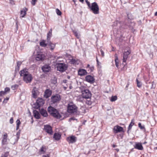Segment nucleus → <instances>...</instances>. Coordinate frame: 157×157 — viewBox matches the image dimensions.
<instances>
[{
    "mask_svg": "<svg viewBox=\"0 0 157 157\" xmlns=\"http://www.w3.org/2000/svg\"><path fill=\"white\" fill-rule=\"evenodd\" d=\"M19 74L21 76H23V81L26 83L31 82L33 77L32 75L29 73L27 69H24L20 71Z\"/></svg>",
    "mask_w": 157,
    "mask_h": 157,
    "instance_id": "obj_1",
    "label": "nucleus"
},
{
    "mask_svg": "<svg viewBox=\"0 0 157 157\" xmlns=\"http://www.w3.org/2000/svg\"><path fill=\"white\" fill-rule=\"evenodd\" d=\"M48 112L52 116L57 119H60L61 115L58 112V111L55 108L49 106L48 108Z\"/></svg>",
    "mask_w": 157,
    "mask_h": 157,
    "instance_id": "obj_2",
    "label": "nucleus"
},
{
    "mask_svg": "<svg viewBox=\"0 0 157 157\" xmlns=\"http://www.w3.org/2000/svg\"><path fill=\"white\" fill-rule=\"evenodd\" d=\"M67 111L69 113H76L77 111V107L73 103H70L68 105Z\"/></svg>",
    "mask_w": 157,
    "mask_h": 157,
    "instance_id": "obj_3",
    "label": "nucleus"
},
{
    "mask_svg": "<svg viewBox=\"0 0 157 157\" xmlns=\"http://www.w3.org/2000/svg\"><path fill=\"white\" fill-rule=\"evenodd\" d=\"M57 70L61 72L65 71L67 69V64L63 63H59L57 64Z\"/></svg>",
    "mask_w": 157,
    "mask_h": 157,
    "instance_id": "obj_4",
    "label": "nucleus"
},
{
    "mask_svg": "<svg viewBox=\"0 0 157 157\" xmlns=\"http://www.w3.org/2000/svg\"><path fill=\"white\" fill-rule=\"evenodd\" d=\"M82 96L84 98L89 99L91 98L92 94L90 91L87 89L82 90Z\"/></svg>",
    "mask_w": 157,
    "mask_h": 157,
    "instance_id": "obj_5",
    "label": "nucleus"
},
{
    "mask_svg": "<svg viewBox=\"0 0 157 157\" xmlns=\"http://www.w3.org/2000/svg\"><path fill=\"white\" fill-rule=\"evenodd\" d=\"M89 8L94 14H98L99 13V6L96 2L92 3Z\"/></svg>",
    "mask_w": 157,
    "mask_h": 157,
    "instance_id": "obj_6",
    "label": "nucleus"
},
{
    "mask_svg": "<svg viewBox=\"0 0 157 157\" xmlns=\"http://www.w3.org/2000/svg\"><path fill=\"white\" fill-rule=\"evenodd\" d=\"M61 99L60 95L58 94L52 95L51 98V102L52 104H55L59 103Z\"/></svg>",
    "mask_w": 157,
    "mask_h": 157,
    "instance_id": "obj_7",
    "label": "nucleus"
},
{
    "mask_svg": "<svg viewBox=\"0 0 157 157\" xmlns=\"http://www.w3.org/2000/svg\"><path fill=\"white\" fill-rule=\"evenodd\" d=\"M44 104V101L41 98H38L36 100V103L34 104V107L38 109L40 106L43 105Z\"/></svg>",
    "mask_w": 157,
    "mask_h": 157,
    "instance_id": "obj_8",
    "label": "nucleus"
},
{
    "mask_svg": "<svg viewBox=\"0 0 157 157\" xmlns=\"http://www.w3.org/2000/svg\"><path fill=\"white\" fill-rule=\"evenodd\" d=\"M44 129L45 131L48 134L51 135L53 134L52 128L48 124L45 125L44 126Z\"/></svg>",
    "mask_w": 157,
    "mask_h": 157,
    "instance_id": "obj_9",
    "label": "nucleus"
},
{
    "mask_svg": "<svg viewBox=\"0 0 157 157\" xmlns=\"http://www.w3.org/2000/svg\"><path fill=\"white\" fill-rule=\"evenodd\" d=\"M41 69L45 74H47L50 71L51 67L48 64H45L42 67Z\"/></svg>",
    "mask_w": 157,
    "mask_h": 157,
    "instance_id": "obj_10",
    "label": "nucleus"
},
{
    "mask_svg": "<svg viewBox=\"0 0 157 157\" xmlns=\"http://www.w3.org/2000/svg\"><path fill=\"white\" fill-rule=\"evenodd\" d=\"M8 135L7 133H5L2 137V145H6L8 143V141L9 140V139L7 138Z\"/></svg>",
    "mask_w": 157,
    "mask_h": 157,
    "instance_id": "obj_11",
    "label": "nucleus"
},
{
    "mask_svg": "<svg viewBox=\"0 0 157 157\" xmlns=\"http://www.w3.org/2000/svg\"><path fill=\"white\" fill-rule=\"evenodd\" d=\"M86 81L90 83H93L95 81V79L93 76L90 75H88L85 77Z\"/></svg>",
    "mask_w": 157,
    "mask_h": 157,
    "instance_id": "obj_12",
    "label": "nucleus"
},
{
    "mask_svg": "<svg viewBox=\"0 0 157 157\" xmlns=\"http://www.w3.org/2000/svg\"><path fill=\"white\" fill-rule=\"evenodd\" d=\"M123 128L118 125L115 126L114 127L113 130L114 132L116 133L118 132H123Z\"/></svg>",
    "mask_w": 157,
    "mask_h": 157,
    "instance_id": "obj_13",
    "label": "nucleus"
},
{
    "mask_svg": "<svg viewBox=\"0 0 157 157\" xmlns=\"http://www.w3.org/2000/svg\"><path fill=\"white\" fill-rule=\"evenodd\" d=\"M67 140L69 143H75L76 141V137L74 136L67 137Z\"/></svg>",
    "mask_w": 157,
    "mask_h": 157,
    "instance_id": "obj_14",
    "label": "nucleus"
},
{
    "mask_svg": "<svg viewBox=\"0 0 157 157\" xmlns=\"http://www.w3.org/2000/svg\"><path fill=\"white\" fill-rule=\"evenodd\" d=\"M44 57L45 56L44 55L40 53L37 54L36 57V59L37 61H42L44 59Z\"/></svg>",
    "mask_w": 157,
    "mask_h": 157,
    "instance_id": "obj_15",
    "label": "nucleus"
},
{
    "mask_svg": "<svg viewBox=\"0 0 157 157\" xmlns=\"http://www.w3.org/2000/svg\"><path fill=\"white\" fill-rule=\"evenodd\" d=\"M52 91L50 89H47L45 90L44 95V97L46 98H48L51 95Z\"/></svg>",
    "mask_w": 157,
    "mask_h": 157,
    "instance_id": "obj_16",
    "label": "nucleus"
},
{
    "mask_svg": "<svg viewBox=\"0 0 157 157\" xmlns=\"http://www.w3.org/2000/svg\"><path fill=\"white\" fill-rule=\"evenodd\" d=\"M135 148L140 150H142L143 149V147L142 144L140 143H136L134 146Z\"/></svg>",
    "mask_w": 157,
    "mask_h": 157,
    "instance_id": "obj_17",
    "label": "nucleus"
},
{
    "mask_svg": "<svg viewBox=\"0 0 157 157\" xmlns=\"http://www.w3.org/2000/svg\"><path fill=\"white\" fill-rule=\"evenodd\" d=\"M32 94L33 97L34 98H36L37 97V95L38 94V91L37 89L34 87L33 88L32 91Z\"/></svg>",
    "mask_w": 157,
    "mask_h": 157,
    "instance_id": "obj_18",
    "label": "nucleus"
},
{
    "mask_svg": "<svg viewBox=\"0 0 157 157\" xmlns=\"http://www.w3.org/2000/svg\"><path fill=\"white\" fill-rule=\"evenodd\" d=\"M130 52L129 51H127L124 52L123 54V62H126L128 55L130 54Z\"/></svg>",
    "mask_w": 157,
    "mask_h": 157,
    "instance_id": "obj_19",
    "label": "nucleus"
},
{
    "mask_svg": "<svg viewBox=\"0 0 157 157\" xmlns=\"http://www.w3.org/2000/svg\"><path fill=\"white\" fill-rule=\"evenodd\" d=\"M78 75L80 76L85 75L87 74L86 71L84 69H80L78 71Z\"/></svg>",
    "mask_w": 157,
    "mask_h": 157,
    "instance_id": "obj_20",
    "label": "nucleus"
},
{
    "mask_svg": "<svg viewBox=\"0 0 157 157\" xmlns=\"http://www.w3.org/2000/svg\"><path fill=\"white\" fill-rule=\"evenodd\" d=\"M40 113L42 116L44 117H47L48 116L47 111L44 109H41L40 110Z\"/></svg>",
    "mask_w": 157,
    "mask_h": 157,
    "instance_id": "obj_21",
    "label": "nucleus"
},
{
    "mask_svg": "<svg viewBox=\"0 0 157 157\" xmlns=\"http://www.w3.org/2000/svg\"><path fill=\"white\" fill-rule=\"evenodd\" d=\"M33 113L34 117L36 119H39L40 118V115L37 111L36 110H34Z\"/></svg>",
    "mask_w": 157,
    "mask_h": 157,
    "instance_id": "obj_22",
    "label": "nucleus"
},
{
    "mask_svg": "<svg viewBox=\"0 0 157 157\" xmlns=\"http://www.w3.org/2000/svg\"><path fill=\"white\" fill-rule=\"evenodd\" d=\"M27 9L26 7L24 8L21 11L20 17H24L26 13V11Z\"/></svg>",
    "mask_w": 157,
    "mask_h": 157,
    "instance_id": "obj_23",
    "label": "nucleus"
},
{
    "mask_svg": "<svg viewBox=\"0 0 157 157\" xmlns=\"http://www.w3.org/2000/svg\"><path fill=\"white\" fill-rule=\"evenodd\" d=\"M134 119H133L132 120L131 122H130V124L129 125V126L128 127V130L127 131V133L129 134V131L132 128V127L134 125Z\"/></svg>",
    "mask_w": 157,
    "mask_h": 157,
    "instance_id": "obj_24",
    "label": "nucleus"
},
{
    "mask_svg": "<svg viewBox=\"0 0 157 157\" xmlns=\"http://www.w3.org/2000/svg\"><path fill=\"white\" fill-rule=\"evenodd\" d=\"M48 44L50 46V48L51 50H54L55 47V44H53L52 43L50 40L49 41H47Z\"/></svg>",
    "mask_w": 157,
    "mask_h": 157,
    "instance_id": "obj_25",
    "label": "nucleus"
},
{
    "mask_svg": "<svg viewBox=\"0 0 157 157\" xmlns=\"http://www.w3.org/2000/svg\"><path fill=\"white\" fill-rule=\"evenodd\" d=\"M61 137V135L58 133H55L53 136V138L57 140H59Z\"/></svg>",
    "mask_w": 157,
    "mask_h": 157,
    "instance_id": "obj_26",
    "label": "nucleus"
},
{
    "mask_svg": "<svg viewBox=\"0 0 157 157\" xmlns=\"http://www.w3.org/2000/svg\"><path fill=\"white\" fill-rule=\"evenodd\" d=\"M52 36V30L51 29L47 34V41H49Z\"/></svg>",
    "mask_w": 157,
    "mask_h": 157,
    "instance_id": "obj_27",
    "label": "nucleus"
},
{
    "mask_svg": "<svg viewBox=\"0 0 157 157\" xmlns=\"http://www.w3.org/2000/svg\"><path fill=\"white\" fill-rule=\"evenodd\" d=\"M47 149L45 146H43L39 150V152L41 154H44L45 153Z\"/></svg>",
    "mask_w": 157,
    "mask_h": 157,
    "instance_id": "obj_28",
    "label": "nucleus"
},
{
    "mask_svg": "<svg viewBox=\"0 0 157 157\" xmlns=\"http://www.w3.org/2000/svg\"><path fill=\"white\" fill-rule=\"evenodd\" d=\"M116 56H115V65L116 66V67L117 68H119V60L118 59V57L117 56V54H116Z\"/></svg>",
    "mask_w": 157,
    "mask_h": 157,
    "instance_id": "obj_29",
    "label": "nucleus"
},
{
    "mask_svg": "<svg viewBox=\"0 0 157 157\" xmlns=\"http://www.w3.org/2000/svg\"><path fill=\"white\" fill-rule=\"evenodd\" d=\"M40 46L42 47H45L47 45V44L45 43V40H43L40 42Z\"/></svg>",
    "mask_w": 157,
    "mask_h": 157,
    "instance_id": "obj_30",
    "label": "nucleus"
},
{
    "mask_svg": "<svg viewBox=\"0 0 157 157\" xmlns=\"http://www.w3.org/2000/svg\"><path fill=\"white\" fill-rule=\"evenodd\" d=\"M73 32L75 34V36L78 39H79L80 37V35L78 34V33L75 30H73Z\"/></svg>",
    "mask_w": 157,
    "mask_h": 157,
    "instance_id": "obj_31",
    "label": "nucleus"
},
{
    "mask_svg": "<svg viewBox=\"0 0 157 157\" xmlns=\"http://www.w3.org/2000/svg\"><path fill=\"white\" fill-rule=\"evenodd\" d=\"M117 99V97L116 96H112L110 99L111 101H114Z\"/></svg>",
    "mask_w": 157,
    "mask_h": 157,
    "instance_id": "obj_32",
    "label": "nucleus"
},
{
    "mask_svg": "<svg viewBox=\"0 0 157 157\" xmlns=\"http://www.w3.org/2000/svg\"><path fill=\"white\" fill-rule=\"evenodd\" d=\"M136 81L137 82V86L139 88L140 87L142 86L141 83L139 81L137 78L136 79Z\"/></svg>",
    "mask_w": 157,
    "mask_h": 157,
    "instance_id": "obj_33",
    "label": "nucleus"
},
{
    "mask_svg": "<svg viewBox=\"0 0 157 157\" xmlns=\"http://www.w3.org/2000/svg\"><path fill=\"white\" fill-rule=\"evenodd\" d=\"M90 98L89 99H87L86 101V104L89 105H90L92 104V101H90Z\"/></svg>",
    "mask_w": 157,
    "mask_h": 157,
    "instance_id": "obj_34",
    "label": "nucleus"
},
{
    "mask_svg": "<svg viewBox=\"0 0 157 157\" xmlns=\"http://www.w3.org/2000/svg\"><path fill=\"white\" fill-rule=\"evenodd\" d=\"M94 69V66H90V67L89 68V69L88 70V71H90V72H92Z\"/></svg>",
    "mask_w": 157,
    "mask_h": 157,
    "instance_id": "obj_35",
    "label": "nucleus"
},
{
    "mask_svg": "<svg viewBox=\"0 0 157 157\" xmlns=\"http://www.w3.org/2000/svg\"><path fill=\"white\" fill-rule=\"evenodd\" d=\"M19 68H20V67H17V66L15 67V75H14V77L16 75V74L19 71Z\"/></svg>",
    "mask_w": 157,
    "mask_h": 157,
    "instance_id": "obj_36",
    "label": "nucleus"
},
{
    "mask_svg": "<svg viewBox=\"0 0 157 157\" xmlns=\"http://www.w3.org/2000/svg\"><path fill=\"white\" fill-rule=\"evenodd\" d=\"M138 126L141 129H144L145 130L144 126H142L141 124L140 123H138Z\"/></svg>",
    "mask_w": 157,
    "mask_h": 157,
    "instance_id": "obj_37",
    "label": "nucleus"
},
{
    "mask_svg": "<svg viewBox=\"0 0 157 157\" xmlns=\"http://www.w3.org/2000/svg\"><path fill=\"white\" fill-rule=\"evenodd\" d=\"M56 12L58 15L60 16L61 15V12L58 9H56Z\"/></svg>",
    "mask_w": 157,
    "mask_h": 157,
    "instance_id": "obj_38",
    "label": "nucleus"
},
{
    "mask_svg": "<svg viewBox=\"0 0 157 157\" xmlns=\"http://www.w3.org/2000/svg\"><path fill=\"white\" fill-rule=\"evenodd\" d=\"M18 86V85L17 84H15L14 85H13L11 86V88L13 89V90H14L16 89L17 88Z\"/></svg>",
    "mask_w": 157,
    "mask_h": 157,
    "instance_id": "obj_39",
    "label": "nucleus"
},
{
    "mask_svg": "<svg viewBox=\"0 0 157 157\" xmlns=\"http://www.w3.org/2000/svg\"><path fill=\"white\" fill-rule=\"evenodd\" d=\"M71 63L72 64H75L76 63V61L74 59H72L70 60Z\"/></svg>",
    "mask_w": 157,
    "mask_h": 157,
    "instance_id": "obj_40",
    "label": "nucleus"
},
{
    "mask_svg": "<svg viewBox=\"0 0 157 157\" xmlns=\"http://www.w3.org/2000/svg\"><path fill=\"white\" fill-rule=\"evenodd\" d=\"M21 133V131L19 130L16 134V136L17 139L18 140L19 138V136Z\"/></svg>",
    "mask_w": 157,
    "mask_h": 157,
    "instance_id": "obj_41",
    "label": "nucleus"
},
{
    "mask_svg": "<svg viewBox=\"0 0 157 157\" xmlns=\"http://www.w3.org/2000/svg\"><path fill=\"white\" fill-rule=\"evenodd\" d=\"M37 2V0H32L31 2V4L33 6H35L36 4V2Z\"/></svg>",
    "mask_w": 157,
    "mask_h": 157,
    "instance_id": "obj_42",
    "label": "nucleus"
},
{
    "mask_svg": "<svg viewBox=\"0 0 157 157\" xmlns=\"http://www.w3.org/2000/svg\"><path fill=\"white\" fill-rule=\"evenodd\" d=\"M10 91V89L8 87H6L5 89L4 92H5V94H6L7 92H9Z\"/></svg>",
    "mask_w": 157,
    "mask_h": 157,
    "instance_id": "obj_43",
    "label": "nucleus"
},
{
    "mask_svg": "<svg viewBox=\"0 0 157 157\" xmlns=\"http://www.w3.org/2000/svg\"><path fill=\"white\" fill-rule=\"evenodd\" d=\"M76 120L77 121V119L75 118L74 117H72L70 118L69 119V121H71Z\"/></svg>",
    "mask_w": 157,
    "mask_h": 157,
    "instance_id": "obj_44",
    "label": "nucleus"
},
{
    "mask_svg": "<svg viewBox=\"0 0 157 157\" xmlns=\"http://www.w3.org/2000/svg\"><path fill=\"white\" fill-rule=\"evenodd\" d=\"M87 4V5L88 6L89 8L90 7L91 5L90 3L88 1V0H85Z\"/></svg>",
    "mask_w": 157,
    "mask_h": 157,
    "instance_id": "obj_45",
    "label": "nucleus"
},
{
    "mask_svg": "<svg viewBox=\"0 0 157 157\" xmlns=\"http://www.w3.org/2000/svg\"><path fill=\"white\" fill-rule=\"evenodd\" d=\"M21 64V62L18 61L17 63V67H20Z\"/></svg>",
    "mask_w": 157,
    "mask_h": 157,
    "instance_id": "obj_46",
    "label": "nucleus"
},
{
    "mask_svg": "<svg viewBox=\"0 0 157 157\" xmlns=\"http://www.w3.org/2000/svg\"><path fill=\"white\" fill-rule=\"evenodd\" d=\"M5 94H6L5 92L4 91H1L0 92V96H2Z\"/></svg>",
    "mask_w": 157,
    "mask_h": 157,
    "instance_id": "obj_47",
    "label": "nucleus"
},
{
    "mask_svg": "<svg viewBox=\"0 0 157 157\" xmlns=\"http://www.w3.org/2000/svg\"><path fill=\"white\" fill-rule=\"evenodd\" d=\"M17 123V125L19 126L20 124H21L20 121L19 120H17L16 121Z\"/></svg>",
    "mask_w": 157,
    "mask_h": 157,
    "instance_id": "obj_48",
    "label": "nucleus"
},
{
    "mask_svg": "<svg viewBox=\"0 0 157 157\" xmlns=\"http://www.w3.org/2000/svg\"><path fill=\"white\" fill-rule=\"evenodd\" d=\"M8 156V153H6L4 154H2L1 157H7Z\"/></svg>",
    "mask_w": 157,
    "mask_h": 157,
    "instance_id": "obj_49",
    "label": "nucleus"
},
{
    "mask_svg": "<svg viewBox=\"0 0 157 157\" xmlns=\"http://www.w3.org/2000/svg\"><path fill=\"white\" fill-rule=\"evenodd\" d=\"M154 84V82H151V89L155 88V87L153 85Z\"/></svg>",
    "mask_w": 157,
    "mask_h": 157,
    "instance_id": "obj_50",
    "label": "nucleus"
},
{
    "mask_svg": "<svg viewBox=\"0 0 157 157\" xmlns=\"http://www.w3.org/2000/svg\"><path fill=\"white\" fill-rule=\"evenodd\" d=\"M96 61H97V64H98V65H99V64H101V63L99 62L97 56L96 57Z\"/></svg>",
    "mask_w": 157,
    "mask_h": 157,
    "instance_id": "obj_51",
    "label": "nucleus"
},
{
    "mask_svg": "<svg viewBox=\"0 0 157 157\" xmlns=\"http://www.w3.org/2000/svg\"><path fill=\"white\" fill-rule=\"evenodd\" d=\"M101 55L103 57L104 56V55H104V52L103 51H102L101 50Z\"/></svg>",
    "mask_w": 157,
    "mask_h": 157,
    "instance_id": "obj_52",
    "label": "nucleus"
},
{
    "mask_svg": "<svg viewBox=\"0 0 157 157\" xmlns=\"http://www.w3.org/2000/svg\"><path fill=\"white\" fill-rule=\"evenodd\" d=\"M13 118H11L10 120V122L11 124H12L13 123Z\"/></svg>",
    "mask_w": 157,
    "mask_h": 157,
    "instance_id": "obj_53",
    "label": "nucleus"
},
{
    "mask_svg": "<svg viewBox=\"0 0 157 157\" xmlns=\"http://www.w3.org/2000/svg\"><path fill=\"white\" fill-rule=\"evenodd\" d=\"M129 25L128 24H125V26L123 27L124 29H127V27Z\"/></svg>",
    "mask_w": 157,
    "mask_h": 157,
    "instance_id": "obj_54",
    "label": "nucleus"
},
{
    "mask_svg": "<svg viewBox=\"0 0 157 157\" xmlns=\"http://www.w3.org/2000/svg\"><path fill=\"white\" fill-rule=\"evenodd\" d=\"M43 157H50L49 155L47 154V155H43Z\"/></svg>",
    "mask_w": 157,
    "mask_h": 157,
    "instance_id": "obj_55",
    "label": "nucleus"
},
{
    "mask_svg": "<svg viewBox=\"0 0 157 157\" xmlns=\"http://www.w3.org/2000/svg\"><path fill=\"white\" fill-rule=\"evenodd\" d=\"M9 99V98H5L4 100V102L5 101L6 102H7V101H8Z\"/></svg>",
    "mask_w": 157,
    "mask_h": 157,
    "instance_id": "obj_56",
    "label": "nucleus"
},
{
    "mask_svg": "<svg viewBox=\"0 0 157 157\" xmlns=\"http://www.w3.org/2000/svg\"><path fill=\"white\" fill-rule=\"evenodd\" d=\"M67 80H63V82L64 83H66L67 82Z\"/></svg>",
    "mask_w": 157,
    "mask_h": 157,
    "instance_id": "obj_57",
    "label": "nucleus"
},
{
    "mask_svg": "<svg viewBox=\"0 0 157 157\" xmlns=\"http://www.w3.org/2000/svg\"><path fill=\"white\" fill-rule=\"evenodd\" d=\"M19 126H18L16 125V130H17L19 128Z\"/></svg>",
    "mask_w": 157,
    "mask_h": 157,
    "instance_id": "obj_58",
    "label": "nucleus"
},
{
    "mask_svg": "<svg viewBox=\"0 0 157 157\" xmlns=\"http://www.w3.org/2000/svg\"><path fill=\"white\" fill-rule=\"evenodd\" d=\"M90 67L89 64H88L86 67V68H89Z\"/></svg>",
    "mask_w": 157,
    "mask_h": 157,
    "instance_id": "obj_59",
    "label": "nucleus"
},
{
    "mask_svg": "<svg viewBox=\"0 0 157 157\" xmlns=\"http://www.w3.org/2000/svg\"><path fill=\"white\" fill-rule=\"evenodd\" d=\"M31 120H32V123H33V117H32L31 118Z\"/></svg>",
    "mask_w": 157,
    "mask_h": 157,
    "instance_id": "obj_60",
    "label": "nucleus"
},
{
    "mask_svg": "<svg viewBox=\"0 0 157 157\" xmlns=\"http://www.w3.org/2000/svg\"><path fill=\"white\" fill-rule=\"evenodd\" d=\"M116 146H116V145H115V144H113V147H116Z\"/></svg>",
    "mask_w": 157,
    "mask_h": 157,
    "instance_id": "obj_61",
    "label": "nucleus"
},
{
    "mask_svg": "<svg viewBox=\"0 0 157 157\" xmlns=\"http://www.w3.org/2000/svg\"><path fill=\"white\" fill-rule=\"evenodd\" d=\"M79 1L82 3L84 2V0H79Z\"/></svg>",
    "mask_w": 157,
    "mask_h": 157,
    "instance_id": "obj_62",
    "label": "nucleus"
},
{
    "mask_svg": "<svg viewBox=\"0 0 157 157\" xmlns=\"http://www.w3.org/2000/svg\"><path fill=\"white\" fill-rule=\"evenodd\" d=\"M116 150L118 152L119 151V149L118 148H117L116 149Z\"/></svg>",
    "mask_w": 157,
    "mask_h": 157,
    "instance_id": "obj_63",
    "label": "nucleus"
},
{
    "mask_svg": "<svg viewBox=\"0 0 157 157\" xmlns=\"http://www.w3.org/2000/svg\"><path fill=\"white\" fill-rule=\"evenodd\" d=\"M155 16H157V12L155 13Z\"/></svg>",
    "mask_w": 157,
    "mask_h": 157,
    "instance_id": "obj_64",
    "label": "nucleus"
}]
</instances>
